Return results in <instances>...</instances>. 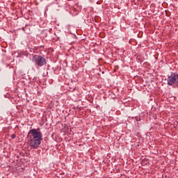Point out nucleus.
<instances>
[{"label": "nucleus", "mask_w": 178, "mask_h": 178, "mask_svg": "<svg viewBox=\"0 0 178 178\" xmlns=\"http://www.w3.org/2000/svg\"><path fill=\"white\" fill-rule=\"evenodd\" d=\"M74 90H76V88H74V89H73V91H74Z\"/></svg>", "instance_id": "obj_9"}, {"label": "nucleus", "mask_w": 178, "mask_h": 178, "mask_svg": "<svg viewBox=\"0 0 178 178\" xmlns=\"http://www.w3.org/2000/svg\"><path fill=\"white\" fill-rule=\"evenodd\" d=\"M135 119L136 122H140V120H141V118L140 116H136Z\"/></svg>", "instance_id": "obj_5"}, {"label": "nucleus", "mask_w": 178, "mask_h": 178, "mask_svg": "<svg viewBox=\"0 0 178 178\" xmlns=\"http://www.w3.org/2000/svg\"><path fill=\"white\" fill-rule=\"evenodd\" d=\"M167 84L168 86H178V74L171 72L170 75L168 76Z\"/></svg>", "instance_id": "obj_1"}, {"label": "nucleus", "mask_w": 178, "mask_h": 178, "mask_svg": "<svg viewBox=\"0 0 178 178\" xmlns=\"http://www.w3.org/2000/svg\"><path fill=\"white\" fill-rule=\"evenodd\" d=\"M22 30H24V28H22Z\"/></svg>", "instance_id": "obj_8"}, {"label": "nucleus", "mask_w": 178, "mask_h": 178, "mask_svg": "<svg viewBox=\"0 0 178 178\" xmlns=\"http://www.w3.org/2000/svg\"><path fill=\"white\" fill-rule=\"evenodd\" d=\"M40 48H44V46L41 45L40 46Z\"/></svg>", "instance_id": "obj_7"}, {"label": "nucleus", "mask_w": 178, "mask_h": 178, "mask_svg": "<svg viewBox=\"0 0 178 178\" xmlns=\"http://www.w3.org/2000/svg\"><path fill=\"white\" fill-rule=\"evenodd\" d=\"M35 62L39 67H42L44 65H47V59L44 58L42 56H35L34 57Z\"/></svg>", "instance_id": "obj_4"}, {"label": "nucleus", "mask_w": 178, "mask_h": 178, "mask_svg": "<svg viewBox=\"0 0 178 178\" xmlns=\"http://www.w3.org/2000/svg\"><path fill=\"white\" fill-rule=\"evenodd\" d=\"M29 145L31 148H33V149H37L41 145V141L42 139H38L35 138H30Z\"/></svg>", "instance_id": "obj_3"}, {"label": "nucleus", "mask_w": 178, "mask_h": 178, "mask_svg": "<svg viewBox=\"0 0 178 178\" xmlns=\"http://www.w3.org/2000/svg\"><path fill=\"white\" fill-rule=\"evenodd\" d=\"M138 127H140V126L138 125Z\"/></svg>", "instance_id": "obj_10"}, {"label": "nucleus", "mask_w": 178, "mask_h": 178, "mask_svg": "<svg viewBox=\"0 0 178 178\" xmlns=\"http://www.w3.org/2000/svg\"><path fill=\"white\" fill-rule=\"evenodd\" d=\"M29 134H31L30 138L42 140V133L40 128L31 129L28 134V137Z\"/></svg>", "instance_id": "obj_2"}, {"label": "nucleus", "mask_w": 178, "mask_h": 178, "mask_svg": "<svg viewBox=\"0 0 178 178\" xmlns=\"http://www.w3.org/2000/svg\"><path fill=\"white\" fill-rule=\"evenodd\" d=\"M11 138L13 139L16 138V135L15 134H11Z\"/></svg>", "instance_id": "obj_6"}]
</instances>
